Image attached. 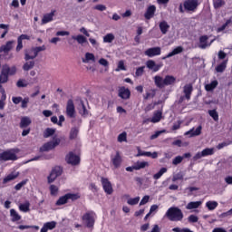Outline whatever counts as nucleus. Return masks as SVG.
Here are the masks:
<instances>
[{"label": "nucleus", "instance_id": "obj_1", "mask_svg": "<svg viewBox=\"0 0 232 232\" xmlns=\"http://www.w3.org/2000/svg\"><path fill=\"white\" fill-rule=\"evenodd\" d=\"M154 83L157 88H165V86H171V84H175L177 78L171 75H167L165 78H162L160 75L154 76Z\"/></svg>", "mask_w": 232, "mask_h": 232}, {"label": "nucleus", "instance_id": "obj_2", "mask_svg": "<svg viewBox=\"0 0 232 232\" xmlns=\"http://www.w3.org/2000/svg\"><path fill=\"white\" fill-rule=\"evenodd\" d=\"M165 217H167V218L171 222H180L182 218H184V213H182L180 208L171 207L167 210Z\"/></svg>", "mask_w": 232, "mask_h": 232}, {"label": "nucleus", "instance_id": "obj_3", "mask_svg": "<svg viewBox=\"0 0 232 232\" xmlns=\"http://www.w3.org/2000/svg\"><path fill=\"white\" fill-rule=\"evenodd\" d=\"M198 8V0H184L183 4L179 5V12H196Z\"/></svg>", "mask_w": 232, "mask_h": 232}, {"label": "nucleus", "instance_id": "obj_4", "mask_svg": "<svg viewBox=\"0 0 232 232\" xmlns=\"http://www.w3.org/2000/svg\"><path fill=\"white\" fill-rule=\"evenodd\" d=\"M8 160H17L15 150H8L0 153V162H7Z\"/></svg>", "mask_w": 232, "mask_h": 232}, {"label": "nucleus", "instance_id": "obj_5", "mask_svg": "<svg viewBox=\"0 0 232 232\" xmlns=\"http://www.w3.org/2000/svg\"><path fill=\"white\" fill-rule=\"evenodd\" d=\"M63 175V168L56 166L52 169L49 176L47 177V182L48 184H53L58 177H61Z\"/></svg>", "mask_w": 232, "mask_h": 232}, {"label": "nucleus", "instance_id": "obj_6", "mask_svg": "<svg viewBox=\"0 0 232 232\" xmlns=\"http://www.w3.org/2000/svg\"><path fill=\"white\" fill-rule=\"evenodd\" d=\"M77 198H79L78 194H65L56 201V206H64V204L68 203V200H77Z\"/></svg>", "mask_w": 232, "mask_h": 232}, {"label": "nucleus", "instance_id": "obj_7", "mask_svg": "<svg viewBox=\"0 0 232 232\" xmlns=\"http://www.w3.org/2000/svg\"><path fill=\"white\" fill-rule=\"evenodd\" d=\"M65 115H67L69 119H75V115H76L75 104L73 103V100L72 99L67 101Z\"/></svg>", "mask_w": 232, "mask_h": 232}, {"label": "nucleus", "instance_id": "obj_8", "mask_svg": "<svg viewBox=\"0 0 232 232\" xmlns=\"http://www.w3.org/2000/svg\"><path fill=\"white\" fill-rule=\"evenodd\" d=\"M83 224L87 226V227H93L95 224V213L87 212L82 217Z\"/></svg>", "mask_w": 232, "mask_h": 232}, {"label": "nucleus", "instance_id": "obj_9", "mask_svg": "<svg viewBox=\"0 0 232 232\" xmlns=\"http://www.w3.org/2000/svg\"><path fill=\"white\" fill-rule=\"evenodd\" d=\"M61 143V140L54 139L53 141H49L45 143L43 147H41L40 151H50V150H53L56 146H59Z\"/></svg>", "mask_w": 232, "mask_h": 232}, {"label": "nucleus", "instance_id": "obj_10", "mask_svg": "<svg viewBox=\"0 0 232 232\" xmlns=\"http://www.w3.org/2000/svg\"><path fill=\"white\" fill-rule=\"evenodd\" d=\"M67 164H71L72 166H77L81 162V158L74 154L73 152H70L66 156Z\"/></svg>", "mask_w": 232, "mask_h": 232}, {"label": "nucleus", "instance_id": "obj_11", "mask_svg": "<svg viewBox=\"0 0 232 232\" xmlns=\"http://www.w3.org/2000/svg\"><path fill=\"white\" fill-rule=\"evenodd\" d=\"M201 133H202V127L201 125H199L196 129L195 127H193L189 130L186 131L184 135L191 139L193 137H198V135H201Z\"/></svg>", "mask_w": 232, "mask_h": 232}, {"label": "nucleus", "instance_id": "obj_12", "mask_svg": "<svg viewBox=\"0 0 232 232\" xmlns=\"http://www.w3.org/2000/svg\"><path fill=\"white\" fill-rule=\"evenodd\" d=\"M102 185L107 195H111V193H113V187H111V182H110L108 179L102 178Z\"/></svg>", "mask_w": 232, "mask_h": 232}, {"label": "nucleus", "instance_id": "obj_13", "mask_svg": "<svg viewBox=\"0 0 232 232\" xmlns=\"http://www.w3.org/2000/svg\"><path fill=\"white\" fill-rule=\"evenodd\" d=\"M138 153L136 157H150L151 159H157L159 157V153L157 152H150V151H144L140 150V147H137Z\"/></svg>", "mask_w": 232, "mask_h": 232}, {"label": "nucleus", "instance_id": "obj_14", "mask_svg": "<svg viewBox=\"0 0 232 232\" xmlns=\"http://www.w3.org/2000/svg\"><path fill=\"white\" fill-rule=\"evenodd\" d=\"M37 51H35L34 47H32L31 49H27L24 51V61H34L35 57H37Z\"/></svg>", "mask_w": 232, "mask_h": 232}, {"label": "nucleus", "instance_id": "obj_15", "mask_svg": "<svg viewBox=\"0 0 232 232\" xmlns=\"http://www.w3.org/2000/svg\"><path fill=\"white\" fill-rule=\"evenodd\" d=\"M160 47H152L145 51V55H147V57H156L157 55H160Z\"/></svg>", "mask_w": 232, "mask_h": 232}, {"label": "nucleus", "instance_id": "obj_16", "mask_svg": "<svg viewBox=\"0 0 232 232\" xmlns=\"http://www.w3.org/2000/svg\"><path fill=\"white\" fill-rule=\"evenodd\" d=\"M208 35H203L199 38V44L198 48H201V50H206L208 46H211V43H213V40L208 44Z\"/></svg>", "mask_w": 232, "mask_h": 232}, {"label": "nucleus", "instance_id": "obj_17", "mask_svg": "<svg viewBox=\"0 0 232 232\" xmlns=\"http://www.w3.org/2000/svg\"><path fill=\"white\" fill-rule=\"evenodd\" d=\"M146 66L149 68V70H151L152 72H159L160 68H162V65L157 64L155 61L153 60H149L146 62Z\"/></svg>", "mask_w": 232, "mask_h": 232}, {"label": "nucleus", "instance_id": "obj_18", "mask_svg": "<svg viewBox=\"0 0 232 232\" xmlns=\"http://www.w3.org/2000/svg\"><path fill=\"white\" fill-rule=\"evenodd\" d=\"M111 162L114 168L121 167V164H122V157H121V153H119V151H117L114 156H111Z\"/></svg>", "mask_w": 232, "mask_h": 232}, {"label": "nucleus", "instance_id": "obj_19", "mask_svg": "<svg viewBox=\"0 0 232 232\" xmlns=\"http://www.w3.org/2000/svg\"><path fill=\"white\" fill-rule=\"evenodd\" d=\"M130 95H131L130 89L126 87H121L119 89V97H121V99H124V100L130 99Z\"/></svg>", "mask_w": 232, "mask_h": 232}, {"label": "nucleus", "instance_id": "obj_20", "mask_svg": "<svg viewBox=\"0 0 232 232\" xmlns=\"http://www.w3.org/2000/svg\"><path fill=\"white\" fill-rule=\"evenodd\" d=\"M55 17V10H53L49 14H45L42 19V24H47V23H52Z\"/></svg>", "mask_w": 232, "mask_h": 232}, {"label": "nucleus", "instance_id": "obj_21", "mask_svg": "<svg viewBox=\"0 0 232 232\" xmlns=\"http://www.w3.org/2000/svg\"><path fill=\"white\" fill-rule=\"evenodd\" d=\"M82 63H83L84 64L95 63V54L92 53H86L84 57L82 59Z\"/></svg>", "mask_w": 232, "mask_h": 232}, {"label": "nucleus", "instance_id": "obj_22", "mask_svg": "<svg viewBox=\"0 0 232 232\" xmlns=\"http://www.w3.org/2000/svg\"><path fill=\"white\" fill-rule=\"evenodd\" d=\"M193 92V85H191L190 83L186 84L183 87V93L185 94L186 99H188V101H189V99H191V93Z\"/></svg>", "mask_w": 232, "mask_h": 232}, {"label": "nucleus", "instance_id": "obj_23", "mask_svg": "<svg viewBox=\"0 0 232 232\" xmlns=\"http://www.w3.org/2000/svg\"><path fill=\"white\" fill-rule=\"evenodd\" d=\"M156 11H157V7L155 5L149 6L144 14L145 19H151L153 15H155Z\"/></svg>", "mask_w": 232, "mask_h": 232}, {"label": "nucleus", "instance_id": "obj_24", "mask_svg": "<svg viewBox=\"0 0 232 232\" xmlns=\"http://www.w3.org/2000/svg\"><path fill=\"white\" fill-rule=\"evenodd\" d=\"M55 226H57L55 221L47 222L41 228V232H48L49 230L55 229Z\"/></svg>", "mask_w": 232, "mask_h": 232}, {"label": "nucleus", "instance_id": "obj_25", "mask_svg": "<svg viewBox=\"0 0 232 232\" xmlns=\"http://www.w3.org/2000/svg\"><path fill=\"white\" fill-rule=\"evenodd\" d=\"M12 48H14V41H9L6 44L0 47V53H2V52H4V53H8Z\"/></svg>", "mask_w": 232, "mask_h": 232}, {"label": "nucleus", "instance_id": "obj_26", "mask_svg": "<svg viewBox=\"0 0 232 232\" xmlns=\"http://www.w3.org/2000/svg\"><path fill=\"white\" fill-rule=\"evenodd\" d=\"M30 124H32V119H30V117L24 116V117L21 118L20 128L22 130L24 128H28V126H30Z\"/></svg>", "mask_w": 232, "mask_h": 232}, {"label": "nucleus", "instance_id": "obj_27", "mask_svg": "<svg viewBox=\"0 0 232 232\" xmlns=\"http://www.w3.org/2000/svg\"><path fill=\"white\" fill-rule=\"evenodd\" d=\"M182 52H184V48H182V46H178L172 52L169 53L165 57H163V59H169V57L179 55V53H182Z\"/></svg>", "mask_w": 232, "mask_h": 232}, {"label": "nucleus", "instance_id": "obj_28", "mask_svg": "<svg viewBox=\"0 0 232 232\" xmlns=\"http://www.w3.org/2000/svg\"><path fill=\"white\" fill-rule=\"evenodd\" d=\"M160 119H162V111H156L153 113L152 118L150 120V122L153 124L157 122H160Z\"/></svg>", "mask_w": 232, "mask_h": 232}, {"label": "nucleus", "instance_id": "obj_29", "mask_svg": "<svg viewBox=\"0 0 232 232\" xmlns=\"http://www.w3.org/2000/svg\"><path fill=\"white\" fill-rule=\"evenodd\" d=\"M160 30L163 35H166L168 32L169 31V25L168 24V22L166 21H161L159 24Z\"/></svg>", "mask_w": 232, "mask_h": 232}, {"label": "nucleus", "instance_id": "obj_30", "mask_svg": "<svg viewBox=\"0 0 232 232\" xmlns=\"http://www.w3.org/2000/svg\"><path fill=\"white\" fill-rule=\"evenodd\" d=\"M72 39H73V41H76L78 44H85V43H88V39H86L85 36L82 34L72 35Z\"/></svg>", "mask_w": 232, "mask_h": 232}, {"label": "nucleus", "instance_id": "obj_31", "mask_svg": "<svg viewBox=\"0 0 232 232\" xmlns=\"http://www.w3.org/2000/svg\"><path fill=\"white\" fill-rule=\"evenodd\" d=\"M150 167V162L148 161H138L134 164V169L139 171V169H144V168Z\"/></svg>", "mask_w": 232, "mask_h": 232}, {"label": "nucleus", "instance_id": "obj_32", "mask_svg": "<svg viewBox=\"0 0 232 232\" xmlns=\"http://www.w3.org/2000/svg\"><path fill=\"white\" fill-rule=\"evenodd\" d=\"M202 206V201H191L186 206V209H198Z\"/></svg>", "mask_w": 232, "mask_h": 232}, {"label": "nucleus", "instance_id": "obj_33", "mask_svg": "<svg viewBox=\"0 0 232 232\" xmlns=\"http://www.w3.org/2000/svg\"><path fill=\"white\" fill-rule=\"evenodd\" d=\"M10 217L12 218V222H18V220H21V215H19L14 208L10 210Z\"/></svg>", "mask_w": 232, "mask_h": 232}, {"label": "nucleus", "instance_id": "obj_34", "mask_svg": "<svg viewBox=\"0 0 232 232\" xmlns=\"http://www.w3.org/2000/svg\"><path fill=\"white\" fill-rule=\"evenodd\" d=\"M217 86H218V82L213 81L210 83H208L207 85H205V90L207 92H213V90H215Z\"/></svg>", "mask_w": 232, "mask_h": 232}, {"label": "nucleus", "instance_id": "obj_35", "mask_svg": "<svg viewBox=\"0 0 232 232\" xmlns=\"http://www.w3.org/2000/svg\"><path fill=\"white\" fill-rule=\"evenodd\" d=\"M5 82H8V74L6 72V70L2 69L0 74V84H5Z\"/></svg>", "mask_w": 232, "mask_h": 232}, {"label": "nucleus", "instance_id": "obj_36", "mask_svg": "<svg viewBox=\"0 0 232 232\" xmlns=\"http://www.w3.org/2000/svg\"><path fill=\"white\" fill-rule=\"evenodd\" d=\"M206 208H208V209L209 211H214V209H217V208H218V202H217V201H208L206 203Z\"/></svg>", "mask_w": 232, "mask_h": 232}, {"label": "nucleus", "instance_id": "obj_37", "mask_svg": "<svg viewBox=\"0 0 232 232\" xmlns=\"http://www.w3.org/2000/svg\"><path fill=\"white\" fill-rule=\"evenodd\" d=\"M17 177H19V173H11L4 179L3 183L7 184V182H10L12 180H15V179H17Z\"/></svg>", "mask_w": 232, "mask_h": 232}, {"label": "nucleus", "instance_id": "obj_38", "mask_svg": "<svg viewBox=\"0 0 232 232\" xmlns=\"http://www.w3.org/2000/svg\"><path fill=\"white\" fill-rule=\"evenodd\" d=\"M34 66H35V62L34 61H29L26 62L24 65H23V70L24 72H30V70H32L34 68Z\"/></svg>", "mask_w": 232, "mask_h": 232}, {"label": "nucleus", "instance_id": "obj_39", "mask_svg": "<svg viewBox=\"0 0 232 232\" xmlns=\"http://www.w3.org/2000/svg\"><path fill=\"white\" fill-rule=\"evenodd\" d=\"M19 209L23 213H28V211H30V202L26 201L25 203L20 204Z\"/></svg>", "mask_w": 232, "mask_h": 232}, {"label": "nucleus", "instance_id": "obj_40", "mask_svg": "<svg viewBox=\"0 0 232 232\" xmlns=\"http://www.w3.org/2000/svg\"><path fill=\"white\" fill-rule=\"evenodd\" d=\"M2 70H5L7 75H15V72H17L15 66L10 68L8 65L4 66Z\"/></svg>", "mask_w": 232, "mask_h": 232}, {"label": "nucleus", "instance_id": "obj_41", "mask_svg": "<svg viewBox=\"0 0 232 232\" xmlns=\"http://www.w3.org/2000/svg\"><path fill=\"white\" fill-rule=\"evenodd\" d=\"M164 173H168L167 168H161L158 173L154 174L153 175L154 180H159V179H160V177H162Z\"/></svg>", "mask_w": 232, "mask_h": 232}, {"label": "nucleus", "instance_id": "obj_42", "mask_svg": "<svg viewBox=\"0 0 232 232\" xmlns=\"http://www.w3.org/2000/svg\"><path fill=\"white\" fill-rule=\"evenodd\" d=\"M79 135V129L77 127L72 128L70 131L69 139L71 140H75V138Z\"/></svg>", "mask_w": 232, "mask_h": 232}, {"label": "nucleus", "instance_id": "obj_43", "mask_svg": "<svg viewBox=\"0 0 232 232\" xmlns=\"http://www.w3.org/2000/svg\"><path fill=\"white\" fill-rule=\"evenodd\" d=\"M115 41V35L113 34H107L103 37V43H113Z\"/></svg>", "mask_w": 232, "mask_h": 232}, {"label": "nucleus", "instance_id": "obj_44", "mask_svg": "<svg viewBox=\"0 0 232 232\" xmlns=\"http://www.w3.org/2000/svg\"><path fill=\"white\" fill-rule=\"evenodd\" d=\"M140 201V197H136L134 198H129L127 200V204H129V206H137V204H139Z\"/></svg>", "mask_w": 232, "mask_h": 232}, {"label": "nucleus", "instance_id": "obj_45", "mask_svg": "<svg viewBox=\"0 0 232 232\" xmlns=\"http://www.w3.org/2000/svg\"><path fill=\"white\" fill-rule=\"evenodd\" d=\"M214 8L218 10V8H222L226 5V2L224 0H214L213 1Z\"/></svg>", "mask_w": 232, "mask_h": 232}, {"label": "nucleus", "instance_id": "obj_46", "mask_svg": "<svg viewBox=\"0 0 232 232\" xmlns=\"http://www.w3.org/2000/svg\"><path fill=\"white\" fill-rule=\"evenodd\" d=\"M203 153V157H208V155H214L215 153V149L213 148H207L205 150H202Z\"/></svg>", "mask_w": 232, "mask_h": 232}, {"label": "nucleus", "instance_id": "obj_47", "mask_svg": "<svg viewBox=\"0 0 232 232\" xmlns=\"http://www.w3.org/2000/svg\"><path fill=\"white\" fill-rule=\"evenodd\" d=\"M79 111L81 115H88V110H86V106H84V102H80Z\"/></svg>", "mask_w": 232, "mask_h": 232}, {"label": "nucleus", "instance_id": "obj_48", "mask_svg": "<svg viewBox=\"0 0 232 232\" xmlns=\"http://www.w3.org/2000/svg\"><path fill=\"white\" fill-rule=\"evenodd\" d=\"M53 133H55V129H46L45 131L44 132V137L45 139H48V137H52V135H53Z\"/></svg>", "mask_w": 232, "mask_h": 232}, {"label": "nucleus", "instance_id": "obj_49", "mask_svg": "<svg viewBox=\"0 0 232 232\" xmlns=\"http://www.w3.org/2000/svg\"><path fill=\"white\" fill-rule=\"evenodd\" d=\"M16 86L17 88H26V86H28V82H26V80L20 79L16 82Z\"/></svg>", "mask_w": 232, "mask_h": 232}, {"label": "nucleus", "instance_id": "obj_50", "mask_svg": "<svg viewBox=\"0 0 232 232\" xmlns=\"http://www.w3.org/2000/svg\"><path fill=\"white\" fill-rule=\"evenodd\" d=\"M184 179V174L182 172L177 173L172 177V182H177V180H182Z\"/></svg>", "mask_w": 232, "mask_h": 232}, {"label": "nucleus", "instance_id": "obj_51", "mask_svg": "<svg viewBox=\"0 0 232 232\" xmlns=\"http://www.w3.org/2000/svg\"><path fill=\"white\" fill-rule=\"evenodd\" d=\"M208 115H210L214 121H218V112H217L216 110L208 111Z\"/></svg>", "mask_w": 232, "mask_h": 232}, {"label": "nucleus", "instance_id": "obj_52", "mask_svg": "<svg viewBox=\"0 0 232 232\" xmlns=\"http://www.w3.org/2000/svg\"><path fill=\"white\" fill-rule=\"evenodd\" d=\"M224 70H226V62H223L216 67V72H218V73H222Z\"/></svg>", "mask_w": 232, "mask_h": 232}, {"label": "nucleus", "instance_id": "obj_53", "mask_svg": "<svg viewBox=\"0 0 232 232\" xmlns=\"http://www.w3.org/2000/svg\"><path fill=\"white\" fill-rule=\"evenodd\" d=\"M28 102H30V98L28 97H25V98H22V101H21V108H23L24 110H25V108H28Z\"/></svg>", "mask_w": 232, "mask_h": 232}, {"label": "nucleus", "instance_id": "obj_54", "mask_svg": "<svg viewBox=\"0 0 232 232\" xmlns=\"http://www.w3.org/2000/svg\"><path fill=\"white\" fill-rule=\"evenodd\" d=\"M231 23H232L231 19L227 20V22L222 26L218 28V32H224V29L227 28V26H229Z\"/></svg>", "mask_w": 232, "mask_h": 232}, {"label": "nucleus", "instance_id": "obj_55", "mask_svg": "<svg viewBox=\"0 0 232 232\" xmlns=\"http://www.w3.org/2000/svg\"><path fill=\"white\" fill-rule=\"evenodd\" d=\"M153 97H155V90H150L144 95L145 100L153 99Z\"/></svg>", "mask_w": 232, "mask_h": 232}, {"label": "nucleus", "instance_id": "obj_56", "mask_svg": "<svg viewBox=\"0 0 232 232\" xmlns=\"http://www.w3.org/2000/svg\"><path fill=\"white\" fill-rule=\"evenodd\" d=\"M182 160H184V157L182 156H177L173 160H172V164L174 166H177L179 164H180V162H182Z\"/></svg>", "mask_w": 232, "mask_h": 232}, {"label": "nucleus", "instance_id": "obj_57", "mask_svg": "<svg viewBox=\"0 0 232 232\" xmlns=\"http://www.w3.org/2000/svg\"><path fill=\"white\" fill-rule=\"evenodd\" d=\"M26 182H28V179H24L20 183L16 184L14 189H16V191H19L24 186H26Z\"/></svg>", "mask_w": 232, "mask_h": 232}, {"label": "nucleus", "instance_id": "obj_58", "mask_svg": "<svg viewBox=\"0 0 232 232\" xmlns=\"http://www.w3.org/2000/svg\"><path fill=\"white\" fill-rule=\"evenodd\" d=\"M49 189L51 195H57V192L59 191V187H57L56 185H51Z\"/></svg>", "mask_w": 232, "mask_h": 232}, {"label": "nucleus", "instance_id": "obj_59", "mask_svg": "<svg viewBox=\"0 0 232 232\" xmlns=\"http://www.w3.org/2000/svg\"><path fill=\"white\" fill-rule=\"evenodd\" d=\"M99 64H101V66H104L105 68H108V66H110V63L108 62V60L104 59V58H101L98 61Z\"/></svg>", "mask_w": 232, "mask_h": 232}, {"label": "nucleus", "instance_id": "obj_60", "mask_svg": "<svg viewBox=\"0 0 232 232\" xmlns=\"http://www.w3.org/2000/svg\"><path fill=\"white\" fill-rule=\"evenodd\" d=\"M127 134L126 132H122L118 136V142H126Z\"/></svg>", "mask_w": 232, "mask_h": 232}, {"label": "nucleus", "instance_id": "obj_61", "mask_svg": "<svg viewBox=\"0 0 232 232\" xmlns=\"http://www.w3.org/2000/svg\"><path fill=\"white\" fill-rule=\"evenodd\" d=\"M188 222H191L192 224H195L197 222H198V217L195 216V215H190L188 218Z\"/></svg>", "mask_w": 232, "mask_h": 232}, {"label": "nucleus", "instance_id": "obj_62", "mask_svg": "<svg viewBox=\"0 0 232 232\" xmlns=\"http://www.w3.org/2000/svg\"><path fill=\"white\" fill-rule=\"evenodd\" d=\"M144 68H145L144 66H141L136 70V72H135L136 77H140L142 73H144Z\"/></svg>", "mask_w": 232, "mask_h": 232}, {"label": "nucleus", "instance_id": "obj_63", "mask_svg": "<svg viewBox=\"0 0 232 232\" xmlns=\"http://www.w3.org/2000/svg\"><path fill=\"white\" fill-rule=\"evenodd\" d=\"M126 70V67H124V62L120 61L118 63V67L116 69V72H121Z\"/></svg>", "mask_w": 232, "mask_h": 232}, {"label": "nucleus", "instance_id": "obj_64", "mask_svg": "<svg viewBox=\"0 0 232 232\" xmlns=\"http://www.w3.org/2000/svg\"><path fill=\"white\" fill-rule=\"evenodd\" d=\"M203 157H204L203 152L199 151L195 154V156L193 157V160H200V159H202Z\"/></svg>", "mask_w": 232, "mask_h": 232}]
</instances>
